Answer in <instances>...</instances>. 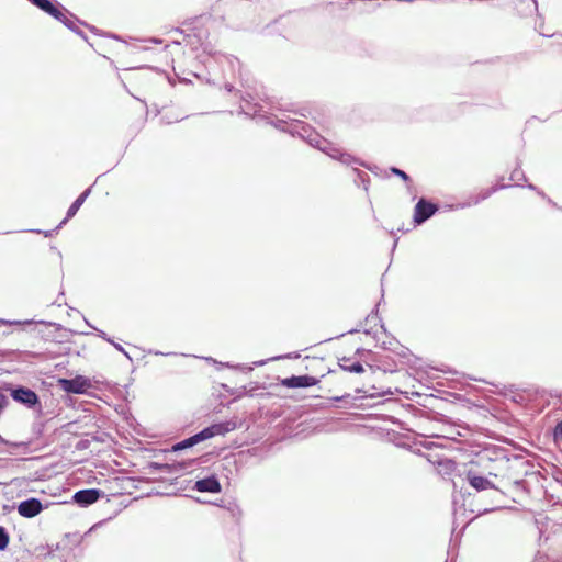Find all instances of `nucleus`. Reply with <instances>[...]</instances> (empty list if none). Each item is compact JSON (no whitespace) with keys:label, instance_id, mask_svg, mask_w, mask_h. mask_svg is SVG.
Wrapping results in <instances>:
<instances>
[{"label":"nucleus","instance_id":"3","mask_svg":"<svg viewBox=\"0 0 562 562\" xmlns=\"http://www.w3.org/2000/svg\"><path fill=\"white\" fill-rule=\"evenodd\" d=\"M477 468L474 462H471L470 468L465 469L463 474L464 481H467L473 490L479 493H486L490 506L477 509L479 515H484L502 508L508 496L499 482H494L491 480L492 476H490L487 472L479 470Z\"/></svg>","mask_w":562,"mask_h":562},{"label":"nucleus","instance_id":"5","mask_svg":"<svg viewBox=\"0 0 562 562\" xmlns=\"http://www.w3.org/2000/svg\"><path fill=\"white\" fill-rule=\"evenodd\" d=\"M530 468H531V465L528 463L527 468H522L518 472L514 471V472H508L507 474H505L504 481H502V479L499 480V483H501V486L503 487V490H505L507 493L510 488H513L517 492L527 493L528 492V483L524 477H521V475H524V476L528 475Z\"/></svg>","mask_w":562,"mask_h":562},{"label":"nucleus","instance_id":"27","mask_svg":"<svg viewBox=\"0 0 562 562\" xmlns=\"http://www.w3.org/2000/svg\"><path fill=\"white\" fill-rule=\"evenodd\" d=\"M390 171H391L393 175H395V176L400 177V178H401V179H402V180L407 184V187H408V186H409V183L412 182L411 177H409V176H408L404 170H402V169H400V168H397V167H391V168H390Z\"/></svg>","mask_w":562,"mask_h":562},{"label":"nucleus","instance_id":"56","mask_svg":"<svg viewBox=\"0 0 562 562\" xmlns=\"http://www.w3.org/2000/svg\"><path fill=\"white\" fill-rule=\"evenodd\" d=\"M173 31H175V32H178V33H182V30H181V29H179V27H176Z\"/></svg>","mask_w":562,"mask_h":562},{"label":"nucleus","instance_id":"37","mask_svg":"<svg viewBox=\"0 0 562 562\" xmlns=\"http://www.w3.org/2000/svg\"><path fill=\"white\" fill-rule=\"evenodd\" d=\"M282 358H291V355L272 357V358H270V360H279V359H282ZM268 361H269V359L268 360L256 361L255 366L260 367V366L266 364Z\"/></svg>","mask_w":562,"mask_h":562},{"label":"nucleus","instance_id":"55","mask_svg":"<svg viewBox=\"0 0 562 562\" xmlns=\"http://www.w3.org/2000/svg\"><path fill=\"white\" fill-rule=\"evenodd\" d=\"M155 353H156V355H165V356L173 355L172 352H170V353H162V352H160V351H156Z\"/></svg>","mask_w":562,"mask_h":562},{"label":"nucleus","instance_id":"28","mask_svg":"<svg viewBox=\"0 0 562 562\" xmlns=\"http://www.w3.org/2000/svg\"><path fill=\"white\" fill-rule=\"evenodd\" d=\"M510 180L512 181H515V182H519V181H526V176L524 173V171L521 170L520 166L518 165V167H516L512 173H510Z\"/></svg>","mask_w":562,"mask_h":562},{"label":"nucleus","instance_id":"59","mask_svg":"<svg viewBox=\"0 0 562 562\" xmlns=\"http://www.w3.org/2000/svg\"><path fill=\"white\" fill-rule=\"evenodd\" d=\"M381 328H382L384 331H386V329H385V327H384V325H383V324H381Z\"/></svg>","mask_w":562,"mask_h":562},{"label":"nucleus","instance_id":"21","mask_svg":"<svg viewBox=\"0 0 562 562\" xmlns=\"http://www.w3.org/2000/svg\"><path fill=\"white\" fill-rule=\"evenodd\" d=\"M11 355H19L22 360H25L26 358H36L38 355L33 351H20V350H3L0 351V362L8 356Z\"/></svg>","mask_w":562,"mask_h":562},{"label":"nucleus","instance_id":"50","mask_svg":"<svg viewBox=\"0 0 562 562\" xmlns=\"http://www.w3.org/2000/svg\"><path fill=\"white\" fill-rule=\"evenodd\" d=\"M85 322H86V324H87L90 328H92V329H94V330L97 329V328H95V327H94V326H93V325H92V324H91L87 318H85Z\"/></svg>","mask_w":562,"mask_h":562},{"label":"nucleus","instance_id":"42","mask_svg":"<svg viewBox=\"0 0 562 562\" xmlns=\"http://www.w3.org/2000/svg\"><path fill=\"white\" fill-rule=\"evenodd\" d=\"M206 361H210V362H214V363H217L222 367H231V364L227 362V363H222V362H217L215 359H213L212 357H207L205 358Z\"/></svg>","mask_w":562,"mask_h":562},{"label":"nucleus","instance_id":"18","mask_svg":"<svg viewBox=\"0 0 562 562\" xmlns=\"http://www.w3.org/2000/svg\"><path fill=\"white\" fill-rule=\"evenodd\" d=\"M338 364L341 370L350 373H363L364 368L360 361H353L351 357H342L339 359Z\"/></svg>","mask_w":562,"mask_h":562},{"label":"nucleus","instance_id":"16","mask_svg":"<svg viewBox=\"0 0 562 562\" xmlns=\"http://www.w3.org/2000/svg\"><path fill=\"white\" fill-rule=\"evenodd\" d=\"M92 186L87 188L83 192L79 194V196L71 203L68 207L65 218L57 225V229H60L70 218H72L88 196L91 194Z\"/></svg>","mask_w":562,"mask_h":562},{"label":"nucleus","instance_id":"1","mask_svg":"<svg viewBox=\"0 0 562 562\" xmlns=\"http://www.w3.org/2000/svg\"><path fill=\"white\" fill-rule=\"evenodd\" d=\"M249 99L241 97L243 104H240V112L252 119H260L266 121L268 124L273 125L276 128L286 132L292 136H299L304 139L310 146L319 149L321 151L328 155L330 158L340 161L344 165L357 164L370 169L366 164L361 162L358 158L351 156L348 153L342 151L336 147L333 143L324 138L314 127L307 123L296 119H276L272 114H268L263 111V106L257 103H252L254 98L249 95Z\"/></svg>","mask_w":562,"mask_h":562},{"label":"nucleus","instance_id":"2","mask_svg":"<svg viewBox=\"0 0 562 562\" xmlns=\"http://www.w3.org/2000/svg\"><path fill=\"white\" fill-rule=\"evenodd\" d=\"M474 464L482 468L490 476L504 481L505 474L527 468L528 461L521 456L510 454L506 448L491 446L477 454Z\"/></svg>","mask_w":562,"mask_h":562},{"label":"nucleus","instance_id":"46","mask_svg":"<svg viewBox=\"0 0 562 562\" xmlns=\"http://www.w3.org/2000/svg\"><path fill=\"white\" fill-rule=\"evenodd\" d=\"M546 200L548 201V203H549L550 205H552V206H554V207H557V209H559V210H562V207H561V206H558V204H557L554 201H552L549 196H547V198H546Z\"/></svg>","mask_w":562,"mask_h":562},{"label":"nucleus","instance_id":"52","mask_svg":"<svg viewBox=\"0 0 562 562\" xmlns=\"http://www.w3.org/2000/svg\"><path fill=\"white\" fill-rule=\"evenodd\" d=\"M149 41L155 43V44H160L161 43V40H158V38H150Z\"/></svg>","mask_w":562,"mask_h":562},{"label":"nucleus","instance_id":"53","mask_svg":"<svg viewBox=\"0 0 562 562\" xmlns=\"http://www.w3.org/2000/svg\"><path fill=\"white\" fill-rule=\"evenodd\" d=\"M356 333H359L358 328L350 329V330H348L347 334H356Z\"/></svg>","mask_w":562,"mask_h":562},{"label":"nucleus","instance_id":"8","mask_svg":"<svg viewBox=\"0 0 562 562\" xmlns=\"http://www.w3.org/2000/svg\"><path fill=\"white\" fill-rule=\"evenodd\" d=\"M193 463H194V460L175 461L171 463H160V462L151 461V462L147 463L146 468L149 470V473L165 472L168 474H178V473L187 470Z\"/></svg>","mask_w":562,"mask_h":562},{"label":"nucleus","instance_id":"45","mask_svg":"<svg viewBox=\"0 0 562 562\" xmlns=\"http://www.w3.org/2000/svg\"><path fill=\"white\" fill-rule=\"evenodd\" d=\"M224 88L227 92H233L235 90L234 86L229 82H226Z\"/></svg>","mask_w":562,"mask_h":562},{"label":"nucleus","instance_id":"49","mask_svg":"<svg viewBox=\"0 0 562 562\" xmlns=\"http://www.w3.org/2000/svg\"><path fill=\"white\" fill-rule=\"evenodd\" d=\"M363 333H364L366 335H372V327H370V328H366V329L363 330Z\"/></svg>","mask_w":562,"mask_h":562},{"label":"nucleus","instance_id":"60","mask_svg":"<svg viewBox=\"0 0 562 562\" xmlns=\"http://www.w3.org/2000/svg\"><path fill=\"white\" fill-rule=\"evenodd\" d=\"M356 392H357V393H361V392H362V390H361V389H357V390H356Z\"/></svg>","mask_w":562,"mask_h":562},{"label":"nucleus","instance_id":"22","mask_svg":"<svg viewBox=\"0 0 562 562\" xmlns=\"http://www.w3.org/2000/svg\"><path fill=\"white\" fill-rule=\"evenodd\" d=\"M99 524L93 525L89 530H87L83 535H80L78 532L75 533H67L66 537L70 539L71 542L75 544H80L88 536L91 535V532L97 529Z\"/></svg>","mask_w":562,"mask_h":562},{"label":"nucleus","instance_id":"57","mask_svg":"<svg viewBox=\"0 0 562 562\" xmlns=\"http://www.w3.org/2000/svg\"><path fill=\"white\" fill-rule=\"evenodd\" d=\"M430 446H432V442H428L425 445L426 448H430Z\"/></svg>","mask_w":562,"mask_h":562},{"label":"nucleus","instance_id":"39","mask_svg":"<svg viewBox=\"0 0 562 562\" xmlns=\"http://www.w3.org/2000/svg\"><path fill=\"white\" fill-rule=\"evenodd\" d=\"M201 436H202L201 431L194 434L193 436H190L193 446L204 441Z\"/></svg>","mask_w":562,"mask_h":562},{"label":"nucleus","instance_id":"47","mask_svg":"<svg viewBox=\"0 0 562 562\" xmlns=\"http://www.w3.org/2000/svg\"><path fill=\"white\" fill-rule=\"evenodd\" d=\"M526 187H527L528 189H530V190L536 191V192H538V190H539V188H537V187H536L535 184H532V183H528Z\"/></svg>","mask_w":562,"mask_h":562},{"label":"nucleus","instance_id":"12","mask_svg":"<svg viewBox=\"0 0 562 562\" xmlns=\"http://www.w3.org/2000/svg\"><path fill=\"white\" fill-rule=\"evenodd\" d=\"M18 513L24 518H33L37 516L44 506L42 502L36 497H30L18 504Z\"/></svg>","mask_w":562,"mask_h":562},{"label":"nucleus","instance_id":"38","mask_svg":"<svg viewBox=\"0 0 562 562\" xmlns=\"http://www.w3.org/2000/svg\"><path fill=\"white\" fill-rule=\"evenodd\" d=\"M74 30H70L71 32L76 33L77 35H79L81 38H83L86 42L88 41V37L87 35L85 34V32L78 26V24H76L74 27Z\"/></svg>","mask_w":562,"mask_h":562},{"label":"nucleus","instance_id":"6","mask_svg":"<svg viewBox=\"0 0 562 562\" xmlns=\"http://www.w3.org/2000/svg\"><path fill=\"white\" fill-rule=\"evenodd\" d=\"M58 386L67 394H86L92 384L89 378L78 374L71 379H59Z\"/></svg>","mask_w":562,"mask_h":562},{"label":"nucleus","instance_id":"29","mask_svg":"<svg viewBox=\"0 0 562 562\" xmlns=\"http://www.w3.org/2000/svg\"><path fill=\"white\" fill-rule=\"evenodd\" d=\"M36 323L35 321L33 319H25V321H11V319H3V318H0V324L2 325H9V326H12V325H31V324H34Z\"/></svg>","mask_w":562,"mask_h":562},{"label":"nucleus","instance_id":"14","mask_svg":"<svg viewBox=\"0 0 562 562\" xmlns=\"http://www.w3.org/2000/svg\"><path fill=\"white\" fill-rule=\"evenodd\" d=\"M34 7L47 13L54 19L63 16V7L57 0H29Z\"/></svg>","mask_w":562,"mask_h":562},{"label":"nucleus","instance_id":"30","mask_svg":"<svg viewBox=\"0 0 562 562\" xmlns=\"http://www.w3.org/2000/svg\"><path fill=\"white\" fill-rule=\"evenodd\" d=\"M552 437L554 442L562 441V419L553 428Z\"/></svg>","mask_w":562,"mask_h":562},{"label":"nucleus","instance_id":"20","mask_svg":"<svg viewBox=\"0 0 562 562\" xmlns=\"http://www.w3.org/2000/svg\"><path fill=\"white\" fill-rule=\"evenodd\" d=\"M57 21L61 22L68 30H74L72 27L76 24H82L88 26L85 22L80 21L74 13L68 11L66 8L63 10V16L60 19H56Z\"/></svg>","mask_w":562,"mask_h":562},{"label":"nucleus","instance_id":"17","mask_svg":"<svg viewBox=\"0 0 562 562\" xmlns=\"http://www.w3.org/2000/svg\"><path fill=\"white\" fill-rule=\"evenodd\" d=\"M240 423L237 420V418H232L228 420L212 424L214 437L215 436H224L229 431H233L240 427Z\"/></svg>","mask_w":562,"mask_h":562},{"label":"nucleus","instance_id":"51","mask_svg":"<svg viewBox=\"0 0 562 562\" xmlns=\"http://www.w3.org/2000/svg\"><path fill=\"white\" fill-rule=\"evenodd\" d=\"M537 193L539 194V196H542L543 199L547 198L546 193L543 191H541L540 189L538 190Z\"/></svg>","mask_w":562,"mask_h":562},{"label":"nucleus","instance_id":"34","mask_svg":"<svg viewBox=\"0 0 562 562\" xmlns=\"http://www.w3.org/2000/svg\"><path fill=\"white\" fill-rule=\"evenodd\" d=\"M89 446H90V440H88V439H80V440L76 443L75 448H76V450H78V451H82V450L88 449V448H89Z\"/></svg>","mask_w":562,"mask_h":562},{"label":"nucleus","instance_id":"26","mask_svg":"<svg viewBox=\"0 0 562 562\" xmlns=\"http://www.w3.org/2000/svg\"><path fill=\"white\" fill-rule=\"evenodd\" d=\"M193 447V443L191 441V438L188 437L177 443H175L172 446V451L176 452V451H181V450H184V449H188V448H192Z\"/></svg>","mask_w":562,"mask_h":562},{"label":"nucleus","instance_id":"24","mask_svg":"<svg viewBox=\"0 0 562 562\" xmlns=\"http://www.w3.org/2000/svg\"><path fill=\"white\" fill-rule=\"evenodd\" d=\"M393 345H397V341L394 340V339L390 340V341H383L382 348L385 349V350H391V351L397 353L401 357H406L408 349H406L404 347H401L402 351L400 352V351H396V349L393 347Z\"/></svg>","mask_w":562,"mask_h":562},{"label":"nucleus","instance_id":"61","mask_svg":"<svg viewBox=\"0 0 562 562\" xmlns=\"http://www.w3.org/2000/svg\"><path fill=\"white\" fill-rule=\"evenodd\" d=\"M533 2L537 4V1H536V0H533Z\"/></svg>","mask_w":562,"mask_h":562},{"label":"nucleus","instance_id":"15","mask_svg":"<svg viewBox=\"0 0 562 562\" xmlns=\"http://www.w3.org/2000/svg\"><path fill=\"white\" fill-rule=\"evenodd\" d=\"M209 54L212 57L213 61L222 67L223 72L229 71L232 75H234L235 71L239 69L240 63L236 57L216 52H209Z\"/></svg>","mask_w":562,"mask_h":562},{"label":"nucleus","instance_id":"35","mask_svg":"<svg viewBox=\"0 0 562 562\" xmlns=\"http://www.w3.org/2000/svg\"><path fill=\"white\" fill-rule=\"evenodd\" d=\"M59 229H57V226L54 229L50 231H42V229H32L31 232L36 234H43L45 237H52L54 233H57Z\"/></svg>","mask_w":562,"mask_h":562},{"label":"nucleus","instance_id":"31","mask_svg":"<svg viewBox=\"0 0 562 562\" xmlns=\"http://www.w3.org/2000/svg\"><path fill=\"white\" fill-rule=\"evenodd\" d=\"M334 402H344L345 404H349V401L359 400V397H352L351 394H344L341 396H335L331 398Z\"/></svg>","mask_w":562,"mask_h":562},{"label":"nucleus","instance_id":"25","mask_svg":"<svg viewBox=\"0 0 562 562\" xmlns=\"http://www.w3.org/2000/svg\"><path fill=\"white\" fill-rule=\"evenodd\" d=\"M9 542L10 535L8 530L3 526H0V551L7 550Z\"/></svg>","mask_w":562,"mask_h":562},{"label":"nucleus","instance_id":"58","mask_svg":"<svg viewBox=\"0 0 562 562\" xmlns=\"http://www.w3.org/2000/svg\"><path fill=\"white\" fill-rule=\"evenodd\" d=\"M112 37H113V38H115V40H120V36H119V35H114V34H113V35H112Z\"/></svg>","mask_w":562,"mask_h":562},{"label":"nucleus","instance_id":"41","mask_svg":"<svg viewBox=\"0 0 562 562\" xmlns=\"http://www.w3.org/2000/svg\"><path fill=\"white\" fill-rule=\"evenodd\" d=\"M112 345H113V347L117 351L122 352L127 359L132 360V358L130 357L128 352L120 344H116V342L113 341Z\"/></svg>","mask_w":562,"mask_h":562},{"label":"nucleus","instance_id":"54","mask_svg":"<svg viewBox=\"0 0 562 562\" xmlns=\"http://www.w3.org/2000/svg\"><path fill=\"white\" fill-rule=\"evenodd\" d=\"M90 29L91 32L93 33H97L98 32V29L95 26H88Z\"/></svg>","mask_w":562,"mask_h":562},{"label":"nucleus","instance_id":"48","mask_svg":"<svg viewBox=\"0 0 562 562\" xmlns=\"http://www.w3.org/2000/svg\"><path fill=\"white\" fill-rule=\"evenodd\" d=\"M445 464L447 469H450L454 463L451 460H446Z\"/></svg>","mask_w":562,"mask_h":562},{"label":"nucleus","instance_id":"43","mask_svg":"<svg viewBox=\"0 0 562 562\" xmlns=\"http://www.w3.org/2000/svg\"><path fill=\"white\" fill-rule=\"evenodd\" d=\"M378 395H385V394H392V392L390 390L387 391H378L376 392ZM375 393H370L368 396L370 397H374Z\"/></svg>","mask_w":562,"mask_h":562},{"label":"nucleus","instance_id":"40","mask_svg":"<svg viewBox=\"0 0 562 562\" xmlns=\"http://www.w3.org/2000/svg\"><path fill=\"white\" fill-rule=\"evenodd\" d=\"M95 331H97V334H98V336H99L100 338L104 339L105 341H108V342H110V344H113V339H112L111 337H109V336L106 335V333H104V331H103V330H101V329H95Z\"/></svg>","mask_w":562,"mask_h":562},{"label":"nucleus","instance_id":"7","mask_svg":"<svg viewBox=\"0 0 562 562\" xmlns=\"http://www.w3.org/2000/svg\"><path fill=\"white\" fill-rule=\"evenodd\" d=\"M439 211L438 204L420 198L414 207L413 221L415 226H419L432 217Z\"/></svg>","mask_w":562,"mask_h":562},{"label":"nucleus","instance_id":"10","mask_svg":"<svg viewBox=\"0 0 562 562\" xmlns=\"http://www.w3.org/2000/svg\"><path fill=\"white\" fill-rule=\"evenodd\" d=\"M104 496V492L100 488H83L77 491L72 495V502L79 507H88Z\"/></svg>","mask_w":562,"mask_h":562},{"label":"nucleus","instance_id":"19","mask_svg":"<svg viewBox=\"0 0 562 562\" xmlns=\"http://www.w3.org/2000/svg\"><path fill=\"white\" fill-rule=\"evenodd\" d=\"M38 324H44V325H48V326H54L56 328L57 333L54 337H53V340L57 341V342H64V341H67L68 340V337L70 334H74L72 331L68 330L67 328H65L64 326H61L60 324H57V323H54V322H46V321H38L37 322Z\"/></svg>","mask_w":562,"mask_h":562},{"label":"nucleus","instance_id":"33","mask_svg":"<svg viewBox=\"0 0 562 562\" xmlns=\"http://www.w3.org/2000/svg\"><path fill=\"white\" fill-rule=\"evenodd\" d=\"M201 434H202V438L203 440H206V439H210V438H213L214 437V432H213V428L212 426H207L205 428H203L202 430H200Z\"/></svg>","mask_w":562,"mask_h":562},{"label":"nucleus","instance_id":"44","mask_svg":"<svg viewBox=\"0 0 562 562\" xmlns=\"http://www.w3.org/2000/svg\"><path fill=\"white\" fill-rule=\"evenodd\" d=\"M363 353H371V351H370V350H367V349H364V348H358V349L356 350V355H358V356H361V355H363Z\"/></svg>","mask_w":562,"mask_h":562},{"label":"nucleus","instance_id":"23","mask_svg":"<svg viewBox=\"0 0 562 562\" xmlns=\"http://www.w3.org/2000/svg\"><path fill=\"white\" fill-rule=\"evenodd\" d=\"M353 172L357 175V179L355 180L357 184H362L363 189L366 191L369 190V183H370V178L368 176V173L355 168L353 169Z\"/></svg>","mask_w":562,"mask_h":562},{"label":"nucleus","instance_id":"9","mask_svg":"<svg viewBox=\"0 0 562 562\" xmlns=\"http://www.w3.org/2000/svg\"><path fill=\"white\" fill-rule=\"evenodd\" d=\"M509 187H510L509 184L502 183V184H494L487 189H483L480 191V193L470 195L467 201L458 203L456 205V209L463 210V209L471 207L473 205H477L481 202L487 200L495 192L503 190V189H507Z\"/></svg>","mask_w":562,"mask_h":562},{"label":"nucleus","instance_id":"4","mask_svg":"<svg viewBox=\"0 0 562 562\" xmlns=\"http://www.w3.org/2000/svg\"><path fill=\"white\" fill-rule=\"evenodd\" d=\"M2 391L9 392L12 400L29 409H34L38 413L42 412V404L40 396L32 389L13 383H4L1 387Z\"/></svg>","mask_w":562,"mask_h":562},{"label":"nucleus","instance_id":"32","mask_svg":"<svg viewBox=\"0 0 562 562\" xmlns=\"http://www.w3.org/2000/svg\"><path fill=\"white\" fill-rule=\"evenodd\" d=\"M380 322L381 323V318L379 317L378 315V305L375 306V308L372 311L371 314H369L367 317H366V323L367 324H371L372 322Z\"/></svg>","mask_w":562,"mask_h":562},{"label":"nucleus","instance_id":"13","mask_svg":"<svg viewBox=\"0 0 562 562\" xmlns=\"http://www.w3.org/2000/svg\"><path fill=\"white\" fill-rule=\"evenodd\" d=\"M192 490L201 493L215 494L222 491V485L220 483L218 477L215 474H210L203 479L195 481Z\"/></svg>","mask_w":562,"mask_h":562},{"label":"nucleus","instance_id":"36","mask_svg":"<svg viewBox=\"0 0 562 562\" xmlns=\"http://www.w3.org/2000/svg\"><path fill=\"white\" fill-rule=\"evenodd\" d=\"M8 405H9V400H8L7 395L0 391V414Z\"/></svg>","mask_w":562,"mask_h":562},{"label":"nucleus","instance_id":"11","mask_svg":"<svg viewBox=\"0 0 562 562\" xmlns=\"http://www.w3.org/2000/svg\"><path fill=\"white\" fill-rule=\"evenodd\" d=\"M281 385L288 389H306L319 383V379L304 374V375H291L281 380Z\"/></svg>","mask_w":562,"mask_h":562}]
</instances>
